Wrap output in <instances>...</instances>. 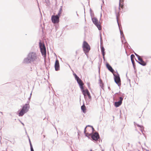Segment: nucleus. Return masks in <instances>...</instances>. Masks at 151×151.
Wrapping results in <instances>:
<instances>
[{"instance_id":"4468645a","label":"nucleus","mask_w":151,"mask_h":151,"mask_svg":"<svg viewBox=\"0 0 151 151\" xmlns=\"http://www.w3.org/2000/svg\"><path fill=\"white\" fill-rule=\"evenodd\" d=\"M100 41H101V44L102 40V37H101V33H100ZM101 52L102 54H105V49L104 47L103 46H102L101 45Z\"/></svg>"},{"instance_id":"864d4df0","label":"nucleus","mask_w":151,"mask_h":151,"mask_svg":"<svg viewBox=\"0 0 151 151\" xmlns=\"http://www.w3.org/2000/svg\"><path fill=\"white\" fill-rule=\"evenodd\" d=\"M102 6H101V9H102Z\"/></svg>"},{"instance_id":"4c0bfd02","label":"nucleus","mask_w":151,"mask_h":151,"mask_svg":"<svg viewBox=\"0 0 151 151\" xmlns=\"http://www.w3.org/2000/svg\"><path fill=\"white\" fill-rule=\"evenodd\" d=\"M76 55H75V56L76 57L77 54V51H76Z\"/></svg>"},{"instance_id":"cd10ccee","label":"nucleus","mask_w":151,"mask_h":151,"mask_svg":"<svg viewBox=\"0 0 151 151\" xmlns=\"http://www.w3.org/2000/svg\"><path fill=\"white\" fill-rule=\"evenodd\" d=\"M45 1L47 5L48 6L50 4L49 0H45Z\"/></svg>"},{"instance_id":"2f4dec72","label":"nucleus","mask_w":151,"mask_h":151,"mask_svg":"<svg viewBox=\"0 0 151 151\" xmlns=\"http://www.w3.org/2000/svg\"><path fill=\"white\" fill-rule=\"evenodd\" d=\"M30 101L29 100H28L27 102V103H26L25 104H27V106H28V107H30L29 105V103L30 102Z\"/></svg>"},{"instance_id":"1a4fd4ad","label":"nucleus","mask_w":151,"mask_h":151,"mask_svg":"<svg viewBox=\"0 0 151 151\" xmlns=\"http://www.w3.org/2000/svg\"><path fill=\"white\" fill-rule=\"evenodd\" d=\"M116 18L117 22L118 24V25L119 29L120 32V35H121V37L122 39V43H123V40H124L125 41H126V40H125V37L124 36V35L123 34V31H122L120 29V26L119 25V22H118V16L117 14H116Z\"/></svg>"},{"instance_id":"8fccbe9b","label":"nucleus","mask_w":151,"mask_h":151,"mask_svg":"<svg viewBox=\"0 0 151 151\" xmlns=\"http://www.w3.org/2000/svg\"><path fill=\"white\" fill-rule=\"evenodd\" d=\"M109 88V89H110V87H109V88Z\"/></svg>"},{"instance_id":"3c124183","label":"nucleus","mask_w":151,"mask_h":151,"mask_svg":"<svg viewBox=\"0 0 151 151\" xmlns=\"http://www.w3.org/2000/svg\"><path fill=\"white\" fill-rule=\"evenodd\" d=\"M46 68L47 69V67H46Z\"/></svg>"},{"instance_id":"79ce46f5","label":"nucleus","mask_w":151,"mask_h":151,"mask_svg":"<svg viewBox=\"0 0 151 151\" xmlns=\"http://www.w3.org/2000/svg\"><path fill=\"white\" fill-rule=\"evenodd\" d=\"M32 94V93H30V96H31V97Z\"/></svg>"},{"instance_id":"72a5a7b5","label":"nucleus","mask_w":151,"mask_h":151,"mask_svg":"<svg viewBox=\"0 0 151 151\" xmlns=\"http://www.w3.org/2000/svg\"><path fill=\"white\" fill-rule=\"evenodd\" d=\"M136 56L137 57L138 60V58H140V56L138 54L136 55Z\"/></svg>"},{"instance_id":"ddd939ff","label":"nucleus","mask_w":151,"mask_h":151,"mask_svg":"<svg viewBox=\"0 0 151 151\" xmlns=\"http://www.w3.org/2000/svg\"><path fill=\"white\" fill-rule=\"evenodd\" d=\"M106 66L108 70L113 74L114 73V72H116L111 66L108 63H106Z\"/></svg>"},{"instance_id":"393cba45","label":"nucleus","mask_w":151,"mask_h":151,"mask_svg":"<svg viewBox=\"0 0 151 151\" xmlns=\"http://www.w3.org/2000/svg\"><path fill=\"white\" fill-rule=\"evenodd\" d=\"M86 91L87 92V95L88 96L89 99H90L91 100V97L90 95V93L88 91Z\"/></svg>"},{"instance_id":"ea45409f","label":"nucleus","mask_w":151,"mask_h":151,"mask_svg":"<svg viewBox=\"0 0 151 151\" xmlns=\"http://www.w3.org/2000/svg\"><path fill=\"white\" fill-rule=\"evenodd\" d=\"M98 68H99V73H100V67L99 66H98Z\"/></svg>"},{"instance_id":"58836bf2","label":"nucleus","mask_w":151,"mask_h":151,"mask_svg":"<svg viewBox=\"0 0 151 151\" xmlns=\"http://www.w3.org/2000/svg\"><path fill=\"white\" fill-rule=\"evenodd\" d=\"M21 122V124L23 125L24 126V123H23Z\"/></svg>"},{"instance_id":"2eb2a0df","label":"nucleus","mask_w":151,"mask_h":151,"mask_svg":"<svg viewBox=\"0 0 151 151\" xmlns=\"http://www.w3.org/2000/svg\"><path fill=\"white\" fill-rule=\"evenodd\" d=\"M134 123L135 124V125H136L138 127L140 128V129L142 133L144 134L143 133V131L144 130V127L143 126L141 125H140L138 124L135 123V122H134Z\"/></svg>"},{"instance_id":"37998d69","label":"nucleus","mask_w":151,"mask_h":151,"mask_svg":"<svg viewBox=\"0 0 151 151\" xmlns=\"http://www.w3.org/2000/svg\"><path fill=\"white\" fill-rule=\"evenodd\" d=\"M134 54H135V55H136V54H137V53H136L135 52H134Z\"/></svg>"},{"instance_id":"f704fd0d","label":"nucleus","mask_w":151,"mask_h":151,"mask_svg":"<svg viewBox=\"0 0 151 151\" xmlns=\"http://www.w3.org/2000/svg\"><path fill=\"white\" fill-rule=\"evenodd\" d=\"M121 94H122L120 92H119V93H116L115 94H119L120 96H121Z\"/></svg>"},{"instance_id":"c03bdc74","label":"nucleus","mask_w":151,"mask_h":151,"mask_svg":"<svg viewBox=\"0 0 151 151\" xmlns=\"http://www.w3.org/2000/svg\"><path fill=\"white\" fill-rule=\"evenodd\" d=\"M0 113H1L2 114H3L2 112H0Z\"/></svg>"},{"instance_id":"6ab92c4d","label":"nucleus","mask_w":151,"mask_h":151,"mask_svg":"<svg viewBox=\"0 0 151 151\" xmlns=\"http://www.w3.org/2000/svg\"><path fill=\"white\" fill-rule=\"evenodd\" d=\"M124 0H119V9H120V7L122 8H123V7L124 6L123 5V2L124 1Z\"/></svg>"},{"instance_id":"c9c22d12","label":"nucleus","mask_w":151,"mask_h":151,"mask_svg":"<svg viewBox=\"0 0 151 151\" xmlns=\"http://www.w3.org/2000/svg\"><path fill=\"white\" fill-rule=\"evenodd\" d=\"M31 98V96H30L29 97L28 99V100H29V101H30Z\"/></svg>"},{"instance_id":"dca6fc26","label":"nucleus","mask_w":151,"mask_h":151,"mask_svg":"<svg viewBox=\"0 0 151 151\" xmlns=\"http://www.w3.org/2000/svg\"><path fill=\"white\" fill-rule=\"evenodd\" d=\"M88 127H90V129L92 130V132H93V131L94 130V128H93V127L92 126H91L90 125H88L87 126L85 127V128H84V134L86 133L87 130L86 129Z\"/></svg>"},{"instance_id":"9d476101","label":"nucleus","mask_w":151,"mask_h":151,"mask_svg":"<svg viewBox=\"0 0 151 151\" xmlns=\"http://www.w3.org/2000/svg\"><path fill=\"white\" fill-rule=\"evenodd\" d=\"M135 60L137 62L142 66H145L146 65V63L142 58H138V60L136 59Z\"/></svg>"},{"instance_id":"bb28decb","label":"nucleus","mask_w":151,"mask_h":151,"mask_svg":"<svg viewBox=\"0 0 151 151\" xmlns=\"http://www.w3.org/2000/svg\"><path fill=\"white\" fill-rule=\"evenodd\" d=\"M130 58L131 61H133V60H134V58H135V57L134 54H132L131 55Z\"/></svg>"},{"instance_id":"5fc2aeb1","label":"nucleus","mask_w":151,"mask_h":151,"mask_svg":"<svg viewBox=\"0 0 151 151\" xmlns=\"http://www.w3.org/2000/svg\"><path fill=\"white\" fill-rule=\"evenodd\" d=\"M13 151V150H12V151Z\"/></svg>"},{"instance_id":"09e8293b","label":"nucleus","mask_w":151,"mask_h":151,"mask_svg":"<svg viewBox=\"0 0 151 151\" xmlns=\"http://www.w3.org/2000/svg\"><path fill=\"white\" fill-rule=\"evenodd\" d=\"M146 151H149V150H146Z\"/></svg>"},{"instance_id":"7ed1b4c3","label":"nucleus","mask_w":151,"mask_h":151,"mask_svg":"<svg viewBox=\"0 0 151 151\" xmlns=\"http://www.w3.org/2000/svg\"><path fill=\"white\" fill-rule=\"evenodd\" d=\"M30 107H28L27 104H25L22 107V109L19 113L18 116H22L29 110Z\"/></svg>"},{"instance_id":"c85d7f7f","label":"nucleus","mask_w":151,"mask_h":151,"mask_svg":"<svg viewBox=\"0 0 151 151\" xmlns=\"http://www.w3.org/2000/svg\"><path fill=\"white\" fill-rule=\"evenodd\" d=\"M86 91H88V89H86L85 90H84V91L82 92L84 96H85L86 94L87 95V92Z\"/></svg>"},{"instance_id":"423d86ee","label":"nucleus","mask_w":151,"mask_h":151,"mask_svg":"<svg viewBox=\"0 0 151 151\" xmlns=\"http://www.w3.org/2000/svg\"><path fill=\"white\" fill-rule=\"evenodd\" d=\"M91 20L93 23L98 28L99 30H101V27L100 24L99 23V21L97 18L95 17L93 18L91 17Z\"/></svg>"},{"instance_id":"49530a36","label":"nucleus","mask_w":151,"mask_h":151,"mask_svg":"<svg viewBox=\"0 0 151 151\" xmlns=\"http://www.w3.org/2000/svg\"><path fill=\"white\" fill-rule=\"evenodd\" d=\"M90 151H93L92 150H91Z\"/></svg>"},{"instance_id":"f257e3e1","label":"nucleus","mask_w":151,"mask_h":151,"mask_svg":"<svg viewBox=\"0 0 151 151\" xmlns=\"http://www.w3.org/2000/svg\"><path fill=\"white\" fill-rule=\"evenodd\" d=\"M37 58V56L36 52H30L28 54L27 57L24 59L22 62L27 64L30 63L35 61Z\"/></svg>"},{"instance_id":"e433bc0d","label":"nucleus","mask_w":151,"mask_h":151,"mask_svg":"<svg viewBox=\"0 0 151 151\" xmlns=\"http://www.w3.org/2000/svg\"><path fill=\"white\" fill-rule=\"evenodd\" d=\"M91 12H92L91 10V9H90V14H91Z\"/></svg>"},{"instance_id":"5701e85b","label":"nucleus","mask_w":151,"mask_h":151,"mask_svg":"<svg viewBox=\"0 0 151 151\" xmlns=\"http://www.w3.org/2000/svg\"><path fill=\"white\" fill-rule=\"evenodd\" d=\"M99 83L100 84V86L101 87V88H102L104 87V84L101 79H99Z\"/></svg>"},{"instance_id":"f03ea898","label":"nucleus","mask_w":151,"mask_h":151,"mask_svg":"<svg viewBox=\"0 0 151 151\" xmlns=\"http://www.w3.org/2000/svg\"><path fill=\"white\" fill-rule=\"evenodd\" d=\"M117 74L113 73L114 78L115 82L118 85V86L120 87L121 86V81L119 76V75L117 71L116 72Z\"/></svg>"},{"instance_id":"20e7f679","label":"nucleus","mask_w":151,"mask_h":151,"mask_svg":"<svg viewBox=\"0 0 151 151\" xmlns=\"http://www.w3.org/2000/svg\"><path fill=\"white\" fill-rule=\"evenodd\" d=\"M39 47L40 50V52L42 54L43 56H45L46 55V48L44 44L41 41L39 43Z\"/></svg>"},{"instance_id":"a18cd8bd","label":"nucleus","mask_w":151,"mask_h":151,"mask_svg":"<svg viewBox=\"0 0 151 151\" xmlns=\"http://www.w3.org/2000/svg\"><path fill=\"white\" fill-rule=\"evenodd\" d=\"M54 140H53L52 141L53 143H54Z\"/></svg>"},{"instance_id":"f8f14e48","label":"nucleus","mask_w":151,"mask_h":151,"mask_svg":"<svg viewBox=\"0 0 151 151\" xmlns=\"http://www.w3.org/2000/svg\"><path fill=\"white\" fill-rule=\"evenodd\" d=\"M55 69L56 71L60 70V65L58 59H56L55 64Z\"/></svg>"},{"instance_id":"de8ad7c7","label":"nucleus","mask_w":151,"mask_h":151,"mask_svg":"<svg viewBox=\"0 0 151 151\" xmlns=\"http://www.w3.org/2000/svg\"><path fill=\"white\" fill-rule=\"evenodd\" d=\"M129 82H130V79H129Z\"/></svg>"},{"instance_id":"9b49d317","label":"nucleus","mask_w":151,"mask_h":151,"mask_svg":"<svg viewBox=\"0 0 151 151\" xmlns=\"http://www.w3.org/2000/svg\"><path fill=\"white\" fill-rule=\"evenodd\" d=\"M77 83L79 85L81 91L82 92L84 91L83 85V83L81 79H80V80L78 81H77Z\"/></svg>"},{"instance_id":"a19ab883","label":"nucleus","mask_w":151,"mask_h":151,"mask_svg":"<svg viewBox=\"0 0 151 151\" xmlns=\"http://www.w3.org/2000/svg\"><path fill=\"white\" fill-rule=\"evenodd\" d=\"M76 14H77V15L78 17V14L77 13V12H76Z\"/></svg>"},{"instance_id":"7c9ffc66","label":"nucleus","mask_w":151,"mask_h":151,"mask_svg":"<svg viewBox=\"0 0 151 151\" xmlns=\"http://www.w3.org/2000/svg\"><path fill=\"white\" fill-rule=\"evenodd\" d=\"M124 44H125V45L126 46H127V47L129 48H130H130V46L129 45V44H128V43H127V42H124Z\"/></svg>"},{"instance_id":"b1692460","label":"nucleus","mask_w":151,"mask_h":151,"mask_svg":"<svg viewBox=\"0 0 151 151\" xmlns=\"http://www.w3.org/2000/svg\"><path fill=\"white\" fill-rule=\"evenodd\" d=\"M131 62L132 63L133 67L134 70H135V72H136V65H135L134 61V60H133V61H131Z\"/></svg>"},{"instance_id":"aec40b11","label":"nucleus","mask_w":151,"mask_h":151,"mask_svg":"<svg viewBox=\"0 0 151 151\" xmlns=\"http://www.w3.org/2000/svg\"><path fill=\"white\" fill-rule=\"evenodd\" d=\"M28 138H29V141L30 144V150L31 151H34V149L32 146V144L31 143L30 140L29 139V138L28 136Z\"/></svg>"},{"instance_id":"412c9836","label":"nucleus","mask_w":151,"mask_h":151,"mask_svg":"<svg viewBox=\"0 0 151 151\" xmlns=\"http://www.w3.org/2000/svg\"><path fill=\"white\" fill-rule=\"evenodd\" d=\"M73 74L74 76L75 79L77 81L81 79L75 73H73Z\"/></svg>"},{"instance_id":"0eeeda50","label":"nucleus","mask_w":151,"mask_h":151,"mask_svg":"<svg viewBox=\"0 0 151 151\" xmlns=\"http://www.w3.org/2000/svg\"><path fill=\"white\" fill-rule=\"evenodd\" d=\"M92 132H92L91 137V140L93 141H95L96 142L100 138L99 134L97 132H96L94 134H92Z\"/></svg>"},{"instance_id":"a878e982","label":"nucleus","mask_w":151,"mask_h":151,"mask_svg":"<svg viewBox=\"0 0 151 151\" xmlns=\"http://www.w3.org/2000/svg\"><path fill=\"white\" fill-rule=\"evenodd\" d=\"M85 134V135L87 137L89 138H90V137H91V135L92 134V133H89L88 132L84 134Z\"/></svg>"},{"instance_id":"603ef678","label":"nucleus","mask_w":151,"mask_h":151,"mask_svg":"<svg viewBox=\"0 0 151 151\" xmlns=\"http://www.w3.org/2000/svg\"><path fill=\"white\" fill-rule=\"evenodd\" d=\"M150 58H151V57H150Z\"/></svg>"},{"instance_id":"c756f323","label":"nucleus","mask_w":151,"mask_h":151,"mask_svg":"<svg viewBox=\"0 0 151 151\" xmlns=\"http://www.w3.org/2000/svg\"><path fill=\"white\" fill-rule=\"evenodd\" d=\"M122 96L120 97H119V101H120L121 103H122V101L123 99V98L122 97Z\"/></svg>"},{"instance_id":"4be33fe9","label":"nucleus","mask_w":151,"mask_h":151,"mask_svg":"<svg viewBox=\"0 0 151 151\" xmlns=\"http://www.w3.org/2000/svg\"><path fill=\"white\" fill-rule=\"evenodd\" d=\"M62 11V6H61L60 7V8L59 10L58 13L57 15L60 17V16L61 14Z\"/></svg>"},{"instance_id":"39448f33","label":"nucleus","mask_w":151,"mask_h":151,"mask_svg":"<svg viewBox=\"0 0 151 151\" xmlns=\"http://www.w3.org/2000/svg\"><path fill=\"white\" fill-rule=\"evenodd\" d=\"M84 52L86 55L90 50V46L88 43L86 41H84L82 46Z\"/></svg>"},{"instance_id":"6e6552de","label":"nucleus","mask_w":151,"mask_h":151,"mask_svg":"<svg viewBox=\"0 0 151 151\" xmlns=\"http://www.w3.org/2000/svg\"><path fill=\"white\" fill-rule=\"evenodd\" d=\"M60 16L57 15H53L51 17V20L52 23H58L59 22V18Z\"/></svg>"},{"instance_id":"473e14b6","label":"nucleus","mask_w":151,"mask_h":151,"mask_svg":"<svg viewBox=\"0 0 151 151\" xmlns=\"http://www.w3.org/2000/svg\"><path fill=\"white\" fill-rule=\"evenodd\" d=\"M105 54H102V55H103V59L104 60H105Z\"/></svg>"},{"instance_id":"f3484780","label":"nucleus","mask_w":151,"mask_h":151,"mask_svg":"<svg viewBox=\"0 0 151 151\" xmlns=\"http://www.w3.org/2000/svg\"><path fill=\"white\" fill-rule=\"evenodd\" d=\"M122 103L120 101H117L114 102V105L115 107H118L120 106L122 104Z\"/></svg>"},{"instance_id":"a211bd4d","label":"nucleus","mask_w":151,"mask_h":151,"mask_svg":"<svg viewBox=\"0 0 151 151\" xmlns=\"http://www.w3.org/2000/svg\"><path fill=\"white\" fill-rule=\"evenodd\" d=\"M81 110L84 113H85L86 112V106L83 104L81 107Z\"/></svg>"}]
</instances>
